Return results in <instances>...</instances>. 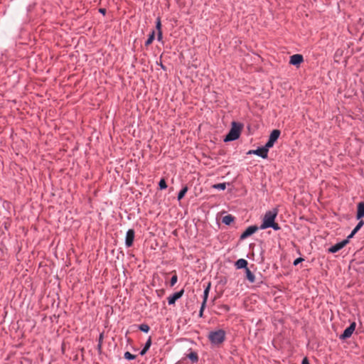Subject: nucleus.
<instances>
[{"mask_svg":"<svg viewBox=\"0 0 364 364\" xmlns=\"http://www.w3.org/2000/svg\"><path fill=\"white\" fill-rule=\"evenodd\" d=\"M279 210L277 208H274L265 213L262 224L260 225L259 229L265 230L267 228H272L274 230H279L281 227L278 223L275 222V219L278 215Z\"/></svg>","mask_w":364,"mask_h":364,"instance_id":"obj_1","label":"nucleus"},{"mask_svg":"<svg viewBox=\"0 0 364 364\" xmlns=\"http://www.w3.org/2000/svg\"><path fill=\"white\" fill-rule=\"evenodd\" d=\"M243 124L237 122H232L231 128L224 138L225 142L232 141L239 139L243 129Z\"/></svg>","mask_w":364,"mask_h":364,"instance_id":"obj_2","label":"nucleus"},{"mask_svg":"<svg viewBox=\"0 0 364 364\" xmlns=\"http://www.w3.org/2000/svg\"><path fill=\"white\" fill-rule=\"evenodd\" d=\"M208 338L213 345L219 346L225 340V331L223 329L210 331Z\"/></svg>","mask_w":364,"mask_h":364,"instance_id":"obj_3","label":"nucleus"},{"mask_svg":"<svg viewBox=\"0 0 364 364\" xmlns=\"http://www.w3.org/2000/svg\"><path fill=\"white\" fill-rule=\"evenodd\" d=\"M356 327V323L355 321L352 322L348 327H347L342 334L339 336V339L341 341H345L349 338L352 334L353 333Z\"/></svg>","mask_w":364,"mask_h":364,"instance_id":"obj_4","label":"nucleus"},{"mask_svg":"<svg viewBox=\"0 0 364 364\" xmlns=\"http://www.w3.org/2000/svg\"><path fill=\"white\" fill-rule=\"evenodd\" d=\"M259 228H258L257 225H251V226H249L247 228H246V230L240 235V240H243L246 238H247L248 237L251 236L252 235H253L255 232H256L258 229Z\"/></svg>","mask_w":364,"mask_h":364,"instance_id":"obj_5","label":"nucleus"},{"mask_svg":"<svg viewBox=\"0 0 364 364\" xmlns=\"http://www.w3.org/2000/svg\"><path fill=\"white\" fill-rule=\"evenodd\" d=\"M134 237H135L134 230L129 229L126 233V237H125V245L127 247H130L133 245Z\"/></svg>","mask_w":364,"mask_h":364,"instance_id":"obj_6","label":"nucleus"},{"mask_svg":"<svg viewBox=\"0 0 364 364\" xmlns=\"http://www.w3.org/2000/svg\"><path fill=\"white\" fill-rule=\"evenodd\" d=\"M247 154L251 155L255 154L260 156L261 158L266 159L268 157L267 153L265 151L262 146L258 147L257 149H252L247 151Z\"/></svg>","mask_w":364,"mask_h":364,"instance_id":"obj_7","label":"nucleus"},{"mask_svg":"<svg viewBox=\"0 0 364 364\" xmlns=\"http://www.w3.org/2000/svg\"><path fill=\"white\" fill-rule=\"evenodd\" d=\"M184 294V289H182L181 290L176 291L173 293L172 295L168 297V304L169 305H173L175 304L176 301L182 297V296Z\"/></svg>","mask_w":364,"mask_h":364,"instance_id":"obj_8","label":"nucleus"},{"mask_svg":"<svg viewBox=\"0 0 364 364\" xmlns=\"http://www.w3.org/2000/svg\"><path fill=\"white\" fill-rule=\"evenodd\" d=\"M348 244V240H343L341 242H339L334 245L331 246L328 249V252L331 253H336L338 252L340 250L343 248L346 245Z\"/></svg>","mask_w":364,"mask_h":364,"instance_id":"obj_9","label":"nucleus"},{"mask_svg":"<svg viewBox=\"0 0 364 364\" xmlns=\"http://www.w3.org/2000/svg\"><path fill=\"white\" fill-rule=\"evenodd\" d=\"M304 61L303 55L301 54H294L290 57L289 63L293 65L299 66Z\"/></svg>","mask_w":364,"mask_h":364,"instance_id":"obj_10","label":"nucleus"},{"mask_svg":"<svg viewBox=\"0 0 364 364\" xmlns=\"http://www.w3.org/2000/svg\"><path fill=\"white\" fill-rule=\"evenodd\" d=\"M364 218V202H360L357 205L356 219L362 220Z\"/></svg>","mask_w":364,"mask_h":364,"instance_id":"obj_11","label":"nucleus"},{"mask_svg":"<svg viewBox=\"0 0 364 364\" xmlns=\"http://www.w3.org/2000/svg\"><path fill=\"white\" fill-rule=\"evenodd\" d=\"M281 132L279 129H273L269 134V140L273 142L274 144L277 141L280 136Z\"/></svg>","mask_w":364,"mask_h":364,"instance_id":"obj_12","label":"nucleus"},{"mask_svg":"<svg viewBox=\"0 0 364 364\" xmlns=\"http://www.w3.org/2000/svg\"><path fill=\"white\" fill-rule=\"evenodd\" d=\"M247 265H248V262L245 259H239L235 263V267L238 269H245L246 268H247Z\"/></svg>","mask_w":364,"mask_h":364,"instance_id":"obj_13","label":"nucleus"},{"mask_svg":"<svg viewBox=\"0 0 364 364\" xmlns=\"http://www.w3.org/2000/svg\"><path fill=\"white\" fill-rule=\"evenodd\" d=\"M186 358H188V359L191 360V361L193 363H196L198 362V360H199V358H198V355L196 352L195 351H191L189 353H188L186 355Z\"/></svg>","mask_w":364,"mask_h":364,"instance_id":"obj_14","label":"nucleus"},{"mask_svg":"<svg viewBox=\"0 0 364 364\" xmlns=\"http://www.w3.org/2000/svg\"><path fill=\"white\" fill-rule=\"evenodd\" d=\"M151 345V338L149 337L148 338V340L146 341V342L145 343L144 348L141 350L139 354L141 355H144L146 353V352L149 350V349L150 348Z\"/></svg>","mask_w":364,"mask_h":364,"instance_id":"obj_15","label":"nucleus"},{"mask_svg":"<svg viewBox=\"0 0 364 364\" xmlns=\"http://www.w3.org/2000/svg\"><path fill=\"white\" fill-rule=\"evenodd\" d=\"M245 274H246V279L250 283L255 282V274L250 271V269L248 267L245 269Z\"/></svg>","mask_w":364,"mask_h":364,"instance_id":"obj_16","label":"nucleus"},{"mask_svg":"<svg viewBox=\"0 0 364 364\" xmlns=\"http://www.w3.org/2000/svg\"><path fill=\"white\" fill-rule=\"evenodd\" d=\"M234 220L235 217L230 214L224 216L222 219V222L227 225H230Z\"/></svg>","mask_w":364,"mask_h":364,"instance_id":"obj_17","label":"nucleus"},{"mask_svg":"<svg viewBox=\"0 0 364 364\" xmlns=\"http://www.w3.org/2000/svg\"><path fill=\"white\" fill-rule=\"evenodd\" d=\"M154 38H155V31L153 30L149 35L147 40L145 41L144 46L146 47L149 46L153 43Z\"/></svg>","mask_w":364,"mask_h":364,"instance_id":"obj_18","label":"nucleus"},{"mask_svg":"<svg viewBox=\"0 0 364 364\" xmlns=\"http://www.w3.org/2000/svg\"><path fill=\"white\" fill-rule=\"evenodd\" d=\"M211 284L209 282L203 291V302L207 303Z\"/></svg>","mask_w":364,"mask_h":364,"instance_id":"obj_19","label":"nucleus"},{"mask_svg":"<svg viewBox=\"0 0 364 364\" xmlns=\"http://www.w3.org/2000/svg\"><path fill=\"white\" fill-rule=\"evenodd\" d=\"M188 190V188L187 186H185L181 188V190L178 192V196H177L178 200H181V199L183 198V197L185 196Z\"/></svg>","mask_w":364,"mask_h":364,"instance_id":"obj_20","label":"nucleus"},{"mask_svg":"<svg viewBox=\"0 0 364 364\" xmlns=\"http://www.w3.org/2000/svg\"><path fill=\"white\" fill-rule=\"evenodd\" d=\"M138 328L142 331V332H144V333H148L150 330V327L149 325L146 324V323H142V324H140L139 326H138Z\"/></svg>","mask_w":364,"mask_h":364,"instance_id":"obj_21","label":"nucleus"},{"mask_svg":"<svg viewBox=\"0 0 364 364\" xmlns=\"http://www.w3.org/2000/svg\"><path fill=\"white\" fill-rule=\"evenodd\" d=\"M159 188L160 190H164L167 188V184L166 180L162 178L159 182Z\"/></svg>","mask_w":364,"mask_h":364,"instance_id":"obj_22","label":"nucleus"},{"mask_svg":"<svg viewBox=\"0 0 364 364\" xmlns=\"http://www.w3.org/2000/svg\"><path fill=\"white\" fill-rule=\"evenodd\" d=\"M136 355L132 354L130 352L127 351L124 354V358L128 360H132L135 359Z\"/></svg>","mask_w":364,"mask_h":364,"instance_id":"obj_23","label":"nucleus"},{"mask_svg":"<svg viewBox=\"0 0 364 364\" xmlns=\"http://www.w3.org/2000/svg\"><path fill=\"white\" fill-rule=\"evenodd\" d=\"M359 220L360 221L358 222V223L356 225V226L353 230V231L355 232V233H357L360 230V229L364 225V220Z\"/></svg>","mask_w":364,"mask_h":364,"instance_id":"obj_24","label":"nucleus"},{"mask_svg":"<svg viewBox=\"0 0 364 364\" xmlns=\"http://www.w3.org/2000/svg\"><path fill=\"white\" fill-rule=\"evenodd\" d=\"M213 187L215 189L224 191L226 188V183H217V184L213 185Z\"/></svg>","mask_w":364,"mask_h":364,"instance_id":"obj_25","label":"nucleus"},{"mask_svg":"<svg viewBox=\"0 0 364 364\" xmlns=\"http://www.w3.org/2000/svg\"><path fill=\"white\" fill-rule=\"evenodd\" d=\"M274 143L270 141V140L268 139V141H267V143L265 144L264 146H263L262 147L264 148V149L265 150V151L268 154V151H269V149L270 148H272L273 146H274Z\"/></svg>","mask_w":364,"mask_h":364,"instance_id":"obj_26","label":"nucleus"},{"mask_svg":"<svg viewBox=\"0 0 364 364\" xmlns=\"http://www.w3.org/2000/svg\"><path fill=\"white\" fill-rule=\"evenodd\" d=\"M178 281V276L176 274H174V275L172 276L170 280V286L173 287L174 286Z\"/></svg>","mask_w":364,"mask_h":364,"instance_id":"obj_27","label":"nucleus"},{"mask_svg":"<svg viewBox=\"0 0 364 364\" xmlns=\"http://www.w3.org/2000/svg\"><path fill=\"white\" fill-rule=\"evenodd\" d=\"M156 29L157 30V31H161V18L160 17H158L156 18Z\"/></svg>","mask_w":364,"mask_h":364,"instance_id":"obj_28","label":"nucleus"},{"mask_svg":"<svg viewBox=\"0 0 364 364\" xmlns=\"http://www.w3.org/2000/svg\"><path fill=\"white\" fill-rule=\"evenodd\" d=\"M205 306H206V303L202 302L201 306H200V311H199V316L200 317H203V311H204V309L205 308Z\"/></svg>","mask_w":364,"mask_h":364,"instance_id":"obj_29","label":"nucleus"},{"mask_svg":"<svg viewBox=\"0 0 364 364\" xmlns=\"http://www.w3.org/2000/svg\"><path fill=\"white\" fill-rule=\"evenodd\" d=\"M303 261H304V259L303 257H298L294 261L293 264L294 266H296Z\"/></svg>","mask_w":364,"mask_h":364,"instance_id":"obj_30","label":"nucleus"},{"mask_svg":"<svg viewBox=\"0 0 364 364\" xmlns=\"http://www.w3.org/2000/svg\"><path fill=\"white\" fill-rule=\"evenodd\" d=\"M356 233L355 232H353L352 230V232H350V234L347 237L346 239H345L344 240H348V244L349 243V240L350 239L353 238V236L355 235Z\"/></svg>","mask_w":364,"mask_h":364,"instance_id":"obj_31","label":"nucleus"},{"mask_svg":"<svg viewBox=\"0 0 364 364\" xmlns=\"http://www.w3.org/2000/svg\"><path fill=\"white\" fill-rule=\"evenodd\" d=\"M162 37H163L162 31H157V40L159 41H161L162 40Z\"/></svg>","mask_w":364,"mask_h":364,"instance_id":"obj_32","label":"nucleus"},{"mask_svg":"<svg viewBox=\"0 0 364 364\" xmlns=\"http://www.w3.org/2000/svg\"><path fill=\"white\" fill-rule=\"evenodd\" d=\"M221 309L225 311L226 312H228L230 310V306L227 304L222 305Z\"/></svg>","mask_w":364,"mask_h":364,"instance_id":"obj_33","label":"nucleus"},{"mask_svg":"<svg viewBox=\"0 0 364 364\" xmlns=\"http://www.w3.org/2000/svg\"><path fill=\"white\" fill-rule=\"evenodd\" d=\"M103 337H104L103 333H100L99 338H98V343H100L102 345Z\"/></svg>","mask_w":364,"mask_h":364,"instance_id":"obj_34","label":"nucleus"},{"mask_svg":"<svg viewBox=\"0 0 364 364\" xmlns=\"http://www.w3.org/2000/svg\"><path fill=\"white\" fill-rule=\"evenodd\" d=\"M301 364H310L309 359L306 357L304 358L301 361Z\"/></svg>","mask_w":364,"mask_h":364,"instance_id":"obj_35","label":"nucleus"},{"mask_svg":"<svg viewBox=\"0 0 364 364\" xmlns=\"http://www.w3.org/2000/svg\"><path fill=\"white\" fill-rule=\"evenodd\" d=\"M102 344L100 343H98L97 346V351L99 353H102Z\"/></svg>","mask_w":364,"mask_h":364,"instance_id":"obj_36","label":"nucleus"},{"mask_svg":"<svg viewBox=\"0 0 364 364\" xmlns=\"http://www.w3.org/2000/svg\"><path fill=\"white\" fill-rule=\"evenodd\" d=\"M99 12H100V13H101V14H103V15H105V14H106L107 11H106V9H104V8H101V9H99Z\"/></svg>","mask_w":364,"mask_h":364,"instance_id":"obj_37","label":"nucleus"},{"mask_svg":"<svg viewBox=\"0 0 364 364\" xmlns=\"http://www.w3.org/2000/svg\"><path fill=\"white\" fill-rule=\"evenodd\" d=\"M160 65H161V68H162L163 70H166V67H165V66H164L161 63Z\"/></svg>","mask_w":364,"mask_h":364,"instance_id":"obj_38","label":"nucleus"}]
</instances>
